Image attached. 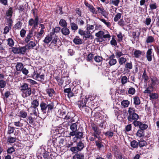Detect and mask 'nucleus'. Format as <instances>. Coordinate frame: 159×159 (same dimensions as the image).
<instances>
[{"instance_id":"23","label":"nucleus","mask_w":159,"mask_h":159,"mask_svg":"<svg viewBox=\"0 0 159 159\" xmlns=\"http://www.w3.org/2000/svg\"><path fill=\"white\" fill-rule=\"evenodd\" d=\"M73 42L75 45H80L83 43L82 40L79 36H76L73 39Z\"/></svg>"},{"instance_id":"20","label":"nucleus","mask_w":159,"mask_h":159,"mask_svg":"<svg viewBox=\"0 0 159 159\" xmlns=\"http://www.w3.org/2000/svg\"><path fill=\"white\" fill-rule=\"evenodd\" d=\"M75 137L73 138L74 142L75 143L77 142V140L79 139H81L83 138V133L82 132L80 131H76L75 132Z\"/></svg>"},{"instance_id":"39","label":"nucleus","mask_w":159,"mask_h":159,"mask_svg":"<svg viewBox=\"0 0 159 159\" xmlns=\"http://www.w3.org/2000/svg\"><path fill=\"white\" fill-rule=\"evenodd\" d=\"M23 67V64L21 62H17L16 66V70L17 71H21Z\"/></svg>"},{"instance_id":"5","label":"nucleus","mask_w":159,"mask_h":159,"mask_svg":"<svg viewBox=\"0 0 159 159\" xmlns=\"http://www.w3.org/2000/svg\"><path fill=\"white\" fill-rule=\"evenodd\" d=\"M107 34H105V32L102 30L99 31L98 33H95V35L98 38L97 41L102 42L104 41V39L110 38L111 36L107 31Z\"/></svg>"},{"instance_id":"35","label":"nucleus","mask_w":159,"mask_h":159,"mask_svg":"<svg viewBox=\"0 0 159 159\" xmlns=\"http://www.w3.org/2000/svg\"><path fill=\"white\" fill-rule=\"evenodd\" d=\"M16 137H13L11 136H9L7 138V143L10 144L14 143L16 142Z\"/></svg>"},{"instance_id":"30","label":"nucleus","mask_w":159,"mask_h":159,"mask_svg":"<svg viewBox=\"0 0 159 159\" xmlns=\"http://www.w3.org/2000/svg\"><path fill=\"white\" fill-rule=\"evenodd\" d=\"M61 32L62 34L65 36L69 35L70 33V31L67 27L62 28L61 29Z\"/></svg>"},{"instance_id":"7","label":"nucleus","mask_w":159,"mask_h":159,"mask_svg":"<svg viewBox=\"0 0 159 159\" xmlns=\"http://www.w3.org/2000/svg\"><path fill=\"white\" fill-rule=\"evenodd\" d=\"M26 50L27 48L24 46L19 47H13L11 48V51L15 54L24 55Z\"/></svg>"},{"instance_id":"44","label":"nucleus","mask_w":159,"mask_h":159,"mask_svg":"<svg viewBox=\"0 0 159 159\" xmlns=\"http://www.w3.org/2000/svg\"><path fill=\"white\" fill-rule=\"evenodd\" d=\"M59 25L62 27H67V23L66 20L63 19H61L59 22Z\"/></svg>"},{"instance_id":"29","label":"nucleus","mask_w":159,"mask_h":159,"mask_svg":"<svg viewBox=\"0 0 159 159\" xmlns=\"http://www.w3.org/2000/svg\"><path fill=\"white\" fill-rule=\"evenodd\" d=\"M84 155L83 153H78L74 155L72 159H84Z\"/></svg>"},{"instance_id":"55","label":"nucleus","mask_w":159,"mask_h":159,"mask_svg":"<svg viewBox=\"0 0 159 159\" xmlns=\"http://www.w3.org/2000/svg\"><path fill=\"white\" fill-rule=\"evenodd\" d=\"M84 18L81 17H78L76 19V20L78 22V23L80 25H84V22L83 20Z\"/></svg>"},{"instance_id":"2","label":"nucleus","mask_w":159,"mask_h":159,"mask_svg":"<svg viewBox=\"0 0 159 159\" xmlns=\"http://www.w3.org/2000/svg\"><path fill=\"white\" fill-rule=\"evenodd\" d=\"M135 110L134 107H130L128 108L127 119L130 122H133L134 125L135 122L138 121L137 120L139 118V115L135 113Z\"/></svg>"},{"instance_id":"37","label":"nucleus","mask_w":159,"mask_h":159,"mask_svg":"<svg viewBox=\"0 0 159 159\" xmlns=\"http://www.w3.org/2000/svg\"><path fill=\"white\" fill-rule=\"evenodd\" d=\"M95 145L97 147L100 149L101 148L104 147V145L102 143L101 139L98 140H96L95 141Z\"/></svg>"},{"instance_id":"34","label":"nucleus","mask_w":159,"mask_h":159,"mask_svg":"<svg viewBox=\"0 0 159 159\" xmlns=\"http://www.w3.org/2000/svg\"><path fill=\"white\" fill-rule=\"evenodd\" d=\"M51 33L48 34L46 36L43 42L46 44L49 43L52 41Z\"/></svg>"},{"instance_id":"42","label":"nucleus","mask_w":159,"mask_h":159,"mask_svg":"<svg viewBox=\"0 0 159 159\" xmlns=\"http://www.w3.org/2000/svg\"><path fill=\"white\" fill-rule=\"evenodd\" d=\"M18 116L20 118H25L27 117V113L24 110H22L18 113Z\"/></svg>"},{"instance_id":"45","label":"nucleus","mask_w":159,"mask_h":159,"mask_svg":"<svg viewBox=\"0 0 159 159\" xmlns=\"http://www.w3.org/2000/svg\"><path fill=\"white\" fill-rule=\"evenodd\" d=\"M130 146L134 148H137L138 147V142L136 140H133L130 142Z\"/></svg>"},{"instance_id":"16","label":"nucleus","mask_w":159,"mask_h":159,"mask_svg":"<svg viewBox=\"0 0 159 159\" xmlns=\"http://www.w3.org/2000/svg\"><path fill=\"white\" fill-rule=\"evenodd\" d=\"M115 56L114 53H112L111 55L109 57V59L108 60H109L108 63L110 66L114 65L116 63L117 61L116 59H115Z\"/></svg>"},{"instance_id":"10","label":"nucleus","mask_w":159,"mask_h":159,"mask_svg":"<svg viewBox=\"0 0 159 159\" xmlns=\"http://www.w3.org/2000/svg\"><path fill=\"white\" fill-rule=\"evenodd\" d=\"M34 19L31 18L29 19L28 21V25L29 26H33L32 28L34 29L37 27L39 22V18H34Z\"/></svg>"},{"instance_id":"48","label":"nucleus","mask_w":159,"mask_h":159,"mask_svg":"<svg viewBox=\"0 0 159 159\" xmlns=\"http://www.w3.org/2000/svg\"><path fill=\"white\" fill-rule=\"evenodd\" d=\"M21 89H20L21 91L22 92L24 90H26V89H29L30 87H29L28 84L27 83H23L22 85L20 86Z\"/></svg>"},{"instance_id":"59","label":"nucleus","mask_w":159,"mask_h":159,"mask_svg":"<svg viewBox=\"0 0 159 159\" xmlns=\"http://www.w3.org/2000/svg\"><path fill=\"white\" fill-rule=\"evenodd\" d=\"M89 9L93 14H97V11L92 5H91V6L89 8Z\"/></svg>"},{"instance_id":"54","label":"nucleus","mask_w":159,"mask_h":159,"mask_svg":"<svg viewBox=\"0 0 159 159\" xmlns=\"http://www.w3.org/2000/svg\"><path fill=\"white\" fill-rule=\"evenodd\" d=\"M118 61L120 65H121L125 63L126 60L124 57H122L119 58Z\"/></svg>"},{"instance_id":"4","label":"nucleus","mask_w":159,"mask_h":159,"mask_svg":"<svg viewBox=\"0 0 159 159\" xmlns=\"http://www.w3.org/2000/svg\"><path fill=\"white\" fill-rule=\"evenodd\" d=\"M148 83V86L146 89H154L159 85V79L155 76H151Z\"/></svg>"},{"instance_id":"17","label":"nucleus","mask_w":159,"mask_h":159,"mask_svg":"<svg viewBox=\"0 0 159 159\" xmlns=\"http://www.w3.org/2000/svg\"><path fill=\"white\" fill-rule=\"evenodd\" d=\"M51 152V149L49 148H43V152L42 155L44 159L49 158L51 156V154L50 153Z\"/></svg>"},{"instance_id":"14","label":"nucleus","mask_w":159,"mask_h":159,"mask_svg":"<svg viewBox=\"0 0 159 159\" xmlns=\"http://www.w3.org/2000/svg\"><path fill=\"white\" fill-rule=\"evenodd\" d=\"M34 30L33 28H31L29 31L28 34L25 39V42L26 43H28L30 40L32 39L31 38L34 36Z\"/></svg>"},{"instance_id":"32","label":"nucleus","mask_w":159,"mask_h":159,"mask_svg":"<svg viewBox=\"0 0 159 159\" xmlns=\"http://www.w3.org/2000/svg\"><path fill=\"white\" fill-rule=\"evenodd\" d=\"M140 34V30L139 31L137 30L136 31H133L132 33V37L134 40L137 38L139 39V36Z\"/></svg>"},{"instance_id":"49","label":"nucleus","mask_w":159,"mask_h":159,"mask_svg":"<svg viewBox=\"0 0 159 159\" xmlns=\"http://www.w3.org/2000/svg\"><path fill=\"white\" fill-rule=\"evenodd\" d=\"M142 52L139 50L135 49L134 52V55L135 58H139L142 54Z\"/></svg>"},{"instance_id":"40","label":"nucleus","mask_w":159,"mask_h":159,"mask_svg":"<svg viewBox=\"0 0 159 159\" xmlns=\"http://www.w3.org/2000/svg\"><path fill=\"white\" fill-rule=\"evenodd\" d=\"M70 26L71 29L73 30L76 31L78 29V25L75 22H71V20H70Z\"/></svg>"},{"instance_id":"50","label":"nucleus","mask_w":159,"mask_h":159,"mask_svg":"<svg viewBox=\"0 0 159 159\" xmlns=\"http://www.w3.org/2000/svg\"><path fill=\"white\" fill-rule=\"evenodd\" d=\"M15 130V128L8 125L7 133L8 134L10 135L11 134H13Z\"/></svg>"},{"instance_id":"6","label":"nucleus","mask_w":159,"mask_h":159,"mask_svg":"<svg viewBox=\"0 0 159 159\" xmlns=\"http://www.w3.org/2000/svg\"><path fill=\"white\" fill-rule=\"evenodd\" d=\"M81 99L78 102L77 105L79 107L80 110H82L84 107L86 106L87 102L89 100L91 101V99L89 98V95H86L84 97L82 96Z\"/></svg>"},{"instance_id":"19","label":"nucleus","mask_w":159,"mask_h":159,"mask_svg":"<svg viewBox=\"0 0 159 159\" xmlns=\"http://www.w3.org/2000/svg\"><path fill=\"white\" fill-rule=\"evenodd\" d=\"M152 51V49L150 48L148 49L146 52V58L149 61H151L152 60V54L153 55Z\"/></svg>"},{"instance_id":"24","label":"nucleus","mask_w":159,"mask_h":159,"mask_svg":"<svg viewBox=\"0 0 159 159\" xmlns=\"http://www.w3.org/2000/svg\"><path fill=\"white\" fill-rule=\"evenodd\" d=\"M36 45V44L35 42L33 41H30V42L27 45H26L24 47L25 48H27V49H32L33 48L35 47Z\"/></svg>"},{"instance_id":"58","label":"nucleus","mask_w":159,"mask_h":159,"mask_svg":"<svg viewBox=\"0 0 159 159\" xmlns=\"http://www.w3.org/2000/svg\"><path fill=\"white\" fill-rule=\"evenodd\" d=\"M146 144L147 143L146 141L143 140H141L138 142V145L140 148L145 146Z\"/></svg>"},{"instance_id":"46","label":"nucleus","mask_w":159,"mask_h":159,"mask_svg":"<svg viewBox=\"0 0 159 159\" xmlns=\"http://www.w3.org/2000/svg\"><path fill=\"white\" fill-rule=\"evenodd\" d=\"M88 22L87 21V28H86V30L87 31H89L90 30H93L94 29V25H95V22L94 21H93V23H94V24L93 25H90L89 24H88Z\"/></svg>"},{"instance_id":"25","label":"nucleus","mask_w":159,"mask_h":159,"mask_svg":"<svg viewBox=\"0 0 159 159\" xmlns=\"http://www.w3.org/2000/svg\"><path fill=\"white\" fill-rule=\"evenodd\" d=\"M46 92L49 97H52L53 95H55L56 92L53 88H48L46 89Z\"/></svg>"},{"instance_id":"22","label":"nucleus","mask_w":159,"mask_h":159,"mask_svg":"<svg viewBox=\"0 0 159 159\" xmlns=\"http://www.w3.org/2000/svg\"><path fill=\"white\" fill-rule=\"evenodd\" d=\"M14 8L13 7H9L8 10L6 12V17H12L13 13Z\"/></svg>"},{"instance_id":"38","label":"nucleus","mask_w":159,"mask_h":159,"mask_svg":"<svg viewBox=\"0 0 159 159\" xmlns=\"http://www.w3.org/2000/svg\"><path fill=\"white\" fill-rule=\"evenodd\" d=\"M142 77V79L144 80V82H146L149 80V77L145 69L144 70Z\"/></svg>"},{"instance_id":"8","label":"nucleus","mask_w":159,"mask_h":159,"mask_svg":"<svg viewBox=\"0 0 159 159\" xmlns=\"http://www.w3.org/2000/svg\"><path fill=\"white\" fill-rule=\"evenodd\" d=\"M153 90L154 89H146L143 91V93H144L149 94V99L151 100L157 99L159 97V95L157 93L152 92Z\"/></svg>"},{"instance_id":"9","label":"nucleus","mask_w":159,"mask_h":159,"mask_svg":"<svg viewBox=\"0 0 159 159\" xmlns=\"http://www.w3.org/2000/svg\"><path fill=\"white\" fill-rule=\"evenodd\" d=\"M78 33L81 36H83V38H85V40H87V39L90 38L92 39L93 38V36L91 34L89 31H84L81 29L78 30Z\"/></svg>"},{"instance_id":"57","label":"nucleus","mask_w":159,"mask_h":159,"mask_svg":"<svg viewBox=\"0 0 159 159\" xmlns=\"http://www.w3.org/2000/svg\"><path fill=\"white\" fill-rule=\"evenodd\" d=\"M15 151V148H14L13 146L9 148L7 150V154H11Z\"/></svg>"},{"instance_id":"53","label":"nucleus","mask_w":159,"mask_h":159,"mask_svg":"<svg viewBox=\"0 0 159 159\" xmlns=\"http://www.w3.org/2000/svg\"><path fill=\"white\" fill-rule=\"evenodd\" d=\"M134 104L135 105H139L140 103V101L139 97L135 96L133 98Z\"/></svg>"},{"instance_id":"41","label":"nucleus","mask_w":159,"mask_h":159,"mask_svg":"<svg viewBox=\"0 0 159 159\" xmlns=\"http://www.w3.org/2000/svg\"><path fill=\"white\" fill-rule=\"evenodd\" d=\"M145 131L139 129L136 134L137 136L139 138L142 137L144 136Z\"/></svg>"},{"instance_id":"62","label":"nucleus","mask_w":159,"mask_h":159,"mask_svg":"<svg viewBox=\"0 0 159 159\" xmlns=\"http://www.w3.org/2000/svg\"><path fill=\"white\" fill-rule=\"evenodd\" d=\"M121 16V14L120 13H118L115 16L114 18V20L115 22H117L120 18Z\"/></svg>"},{"instance_id":"26","label":"nucleus","mask_w":159,"mask_h":159,"mask_svg":"<svg viewBox=\"0 0 159 159\" xmlns=\"http://www.w3.org/2000/svg\"><path fill=\"white\" fill-rule=\"evenodd\" d=\"M77 149L79 151H81L84 148V144L81 140L76 143Z\"/></svg>"},{"instance_id":"43","label":"nucleus","mask_w":159,"mask_h":159,"mask_svg":"<svg viewBox=\"0 0 159 159\" xmlns=\"http://www.w3.org/2000/svg\"><path fill=\"white\" fill-rule=\"evenodd\" d=\"M22 25V22L20 21H18L14 25L13 28L15 30L20 29Z\"/></svg>"},{"instance_id":"27","label":"nucleus","mask_w":159,"mask_h":159,"mask_svg":"<svg viewBox=\"0 0 159 159\" xmlns=\"http://www.w3.org/2000/svg\"><path fill=\"white\" fill-rule=\"evenodd\" d=\"M74 116V114L72 112H68L64 118V119L66 120H71Z\"/></svg>"},{"instance_id":"3","label":"nucleus","mask_w":159,"mask_h":159,"mask_svg":"<svg viewBox=\"0 0 159 159\" xmlns=\"http://www.w3.org/2000/svg\"><path fill=\"white\" fill-rule=\"evenodd\" d=\"M71 100H77L82 97V89L81 86L77 85L75 86L72 90Z\"/></svg>"},{"instance_id":"15","label":"nucleus","mask_w":159,"mask_h":159,"mask_svg":"<svg viewBox=\"0 0 159 159\" xmlns=\"http://www.w3.org/2000/svg\"><path fill=\"white\" fill-rule=\"evenodd\" d=\"M96 8L97 9V13L100 14L106 17L108 15L107 13L102 6L101 7H97Z\"/></svg>"},{"instance_id":"36","label":"nucleus","mask_w":159,"mask_h":159,"mask_svg":"<svg viewBox=\"0 0 159 159\" xmlns=\"http://www.w3.org/2000/svg\"><path fill=\"white\" fill-rule=\"evenodd\" d=\"M30 108H37L39 105V102L36 99H34L31 102Z\"/></svg>"},{"instance_id":"12","label":"nucleus","mask_w":159,"mask_h":159,"mask_svg":"<svg viewBox=\"0 0 159 159\" xmlns=\"http://www.w3.org/2000/svg\"><path fill=\"white\" fill-rule=\"evenodd\" d=\"M59 139V137L57 138L52 137L48 141V144L50 145V146H52L53 147L56 148L58 146V144L57 143V140Z\"/></svg>"},{"instance_id":"1","label":"nucleus","mask_w":159,"mask_h":159,"mask_svg":"<svg viewBox=\"0 0 159 159\" xmlns=\"http://www.w3.org/2000/svg\"><path fill=\"white\" fill-rule=\"evenodd\" d=\"M54 106V103L51 101L46 102H42L40 104L41 110L43 113H46L47 112L48 114L52 112L55 108Z\"/></svg>"},{"instance_id":"18","label":"nucleus","mask_w":159,"mask_h":159,"mask_svg":"<svg viewBox=\"0 0 159 159\" xmlns=\"http://www.w3.org/2000/svg\"><path fill=\"white\" fill-rule=\"evenodd\" d=\"M22 96L24 98H25L30 96L33 92L32 91L31 88V87L26 89V90L22 92Z\"/></svg>"},{"instance_id":"31","label":"nucleus","mask_w":159,"mask_h":159,"mask_svg":"<svg viewBox=\"0 0 159 159\" xmlns=\"http://www.w3.org/2000/svg\"><path fill=\"white\" fill-rule=\"evenodd\" d=\"M92 129L94 132V133H96L98 135H99L101 133V131L99 130V128L97 126L93 124L92 125Z\"/></svg>"},{"instance_id":"33","label":"nucleus","mask_w":159,"mask_h":159,"mask_svg":"<svg viewBox=\"0 0 159 159\" xmlns=\"http://www.w3.org/2000/svg\"><path fill=\"white\" fill-rule=\"evenodd\" d=\"M155 41L154 38L152 36H148L146 39V42L147 43H153Z\"/></svg>"},{"instance_id":"60","label":"nucleus","mask_w":159,"mask_h":159,"mask_svg":"<svg viewBox=\"0 0 159 159\" xmlns=\"http://www.w3.org/2000/svg\"><path fill=\"white\" fill-rule=\"evenodd\" d=\"M93 57L94 54H93L90 53L88 55L86 60L87 61L91 62L93 61Z\"/></svg>"},{"instance_id":"21","label":"nucleus","mask_w":159,"mask_h":159,"mask_svg":"<svg viewBox=\"0 0 159 159\" xmlns=\"http://www.w3.org/2000/svg\"><path fill=\"white\" fill-rule=\"evenodd\" d=\"M51 43L55 44H56L58 39V37L55 34L51 33Z\"/></svg>"},{"instance_id":"51","label":"nucleus","mask_w":159,"mask_h":159,"mask_svg":"<svg viewBox=\"0 0 159 159\" xmlns=\"http://www.w3.org/2000/svg\"><path fill=\"white\" fill-rule=\"evenodd\" d=\"M129 104V102L127 100H123L121 102V104L124 107H128Z\"/></svg>"},{"instance_id":"63","label":"nucleus","mask_w":159,"mask_h":159,"mask_svg":"<svg viewBox=\"0 0 159 159\" xmlns=\"http://www.w3.org/2000/svg\"><path fill=\"white\" fill-rule=\"evenodd\" d=\"M123 53L119 50H116V51L115 56L117 58H120V57L123 56Z\"/></svg>"},{"instance_id":"52","label":"nucleus","mask_w":159,"mask_h":159,"mask_svg":"<svg viewBox=\"0 0 159 159\" xmlns=\"http://www.w3.org/2000/svg\"><path fill=\"white\" fill-rule=\"evenodd\" d=\"M83 111H84V112L85 113H87L88 114H89L91 112H92V111H91L90 110V108L88 106H85L83 108Z\"/></svg>"},{"instance_id":"61","label":"nucleus","mask_w":159,"mask_h":159,"mask_svg":"<svg viewBox=\"0 0 159 159\" xmlns=\"http://www.w3.org/2000/svg\"><path fill=\"white\" fill-rule=\"evenodd\" d=\"M61 27L59 26H56L55 28H53L52 30V32L51 33H53L55 34V33H58L61 30Z\"/></svg>"},{"instance_id":"56","label":"nucleus","mask_w":159,"mask_h":159,"mask_svg":"<svg viewBox=\"0 0 159 159\" xmlns=\"http://www.w3.org/2000/svg\"><path fill=\"white\" fill-rule=\"evenodd\" d=\"M66 115V112L63 109L62 110H60L59 115L60 117L64 119V118Z\"/></svg>"},{"instance_id":"47","label":"nucleus","mask_w":159,"mask_h":159,"mask_svg":"<svg viewBox=\"0 0 159 159\" xmlns=\"http://www.w3.org/2000/svg\"><path fill=\"white\" fill-rule=\"evenodd\" d=\"M7 44L10 47H13L14 44V42L11 38H8L7 39Z\"/></svg>"},{"instance_id":"64","label":"nucleus","mask_w":159,"mask_h":159,"mask_svg":"<svg viewBox=\"0 0 159 159\" xmlns=\"http://www.w3.org/2000/svg\"><path fill=\"white\" fill-rule=\"evenodd\" d=\"M31 11L32 12L33 17L34 18H36L37 17H39L38 15V10L36 8H34Z\"/></svg>"},{"instance_id":"11","label":"nucleus","mask_w":159,"mask_h":159,"mask_svg":"<svg viewBox=\"0 0 159 159\" xmlns=\"http://www.w3.org/2000/svg\"><path fill=\"white\" fill-rule=\"evenodd\" d=\"M134 126L135 127H139V129L144 131L147 129L148 127L147 124L145 123H143L139 121L135 122Z\"/></svg>"},{"instance_id":"13","label":"nucleus","mask_w":159,"mask_h":159,"mask_svg":"<svg viewBox=\"0 0 159 159\" xmlns=\"http://www.w3.org/2000/svg\"><path fill=\"white\" fill-rule=\"evenodd\" d=\"M78 123H72L70 126V129L72 131L69 134L70 136H73L75 135V132L77 131Z\"/></svg>"},{"instance_id":"28","label":"nucleus","mask_w":159,"mask_h":159,"mask_svg":"<svg viewBox=\"0 0 159 159\" xmlns=\"http://www.w3.org/2000/svg\"><path fill=\"white\" fill-rule=\"evenodd\" d=\"M72 90L70 88L65 89L64 90V92L67 93V96L68 98L71 100L72 98Z\"/></svg>"}]
</instances>
